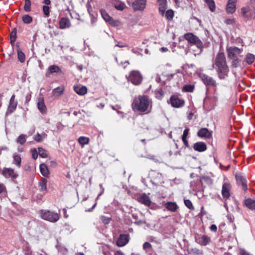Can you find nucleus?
<instances>
[{
    "mask_svg": "<svg viewBox=\"0 0 255 255\" xmlns=\"http://www.w3.org/2000/svg\"><path fill=\"white\" fill-rule=\"evenodd\" d=\"M215 66L217 69V72L219 78L221 79H224L228 75L229 69L226 63V57L223 52H219L213 63V67Z\"/></svg>",
    "mask_w": 255,
    "mask_h": 255,
    "instance_id": "f257e3e1",
    "label": "nucleus"
},
{
    "mask_svg": "<svg viewBox=\"0 0 255 255\" xmlns=\"http://www.w3.org/2000/svg\"><path fill=\"white\" fill-rule=\"evenodd\" d=\"M151 102L147 96H139L135 98L132 103L133 109L139 112L148 114L151 111Z\"/></svg>",
    "mask_w": 255,
    "mask_h": 255,
    "instance_id": "f03ea898",
    "label": "nucleus"
},
{
    "mask_svg": "<svg viewBox=\"0 0 255 255\" xmlns=\"http://www.w3.org/2000/svg\"><path fill=\"white\" fill-rule=\"evenodd\" d=\"M40 216L43 219L51 222H56L59 219V216L57 213L47 210H41Z\"/></svg>",
    "mask_w": 255,
    "mask_h": 255,
    "instance_id": "7ed1b4c3",
    "label": "nucleus"
},
{
    "mask_svg": "<svg viewBox=\"0 0 255 255\" xmlns=\"http://www.w3.org/2000/svg\"><path fill=\"white\" fill-rule=\"evenodd\" d=\"M185 39L192 44L195 45L198 48L202 49L203 44L201 40L192 33H188L184 35Z\"/></svg>",
    "mask_w": 255,
    "mask_h": 255,
    "instance_id": "20e7f679",
    "label": "nucleus"
},
{
    "mask_svg": "<svg viewBox=\"0 0 255 255\" xmlns=\"http://www.w3.org/2000/svg\"><path fill=\"white\" fill-rule=\"evenodd\" d=\"M142 77L138 71L133 70L130 72L128 81H130L133 84L138 85L142 81Z\"/></svg>",
    "mask_w": 255,
    "mask_h": 255,
    "instance_id": "39448f33",
    "label": "nucleus"
},
{
    "mask_svg": "<svg viewBox=\"0 0 255 255\" xmlns=\"http://www.w3.org/2000/svg\"><path fill=\"white\" fill-rule=\"evenodd\" d=\"M242 48L236 46H231L227 48L228 56L230 59L237 58L243 52Z\"/></svg>",
    "mask_w": 255,
    "mask_h": 255,
    "instance_id": "423d86ee",
    "label": "nucleus"
},
{
    "mask_svg": "<svg viewBox=\"0 0 255 255\" xmlns=\"http://www.w3.org/2000/svg\"><path fill=\"white\" fill-rule=\"evenodd\" d=\"M146 0H135L131 6L134 11H141L145 8Z\"/></svg>",
    "mask_w": 255,
    "mask_h": 255,
    "instance_id": "0eeeda50",
    "label": "nucleus"
},
{
    "mask_svg": "<svg viewBox=\"0 0 255 255\" xmlns=\"http://www.w3.org/2000/svg\"><path fill=\"white\" fill-rule=\"evenodd\" d=\"M2 174L5 178L15 179L18 176V173L11 168H4L2 171Z\"/></svg>",
    "mask_w": 255,
    "mask_h": 255,
    "instance_id": "6e6552de",
    "label": "nucleus"
},
{
    "mask_svg": "<svg viewBox=\"0 0 255 255\" xmlns=\"http://www.w3.org/2000/svg\"><path fill=\"white\" fill-rule=\"evenodd\" d=\"M200 78L206 85L216 86V81L212 77L207 75L200 74Z\"/></svg>",
    "mask_w": 255,
    "mask_h": 255,
    "instance_id": "1a4fd4ad",
    "label": "nucleus"
},
{
    "mask_svg": "<svg viewBox=\"0 0 255 255\" xmlns=\"http://www.w3.org/2000/svg\"><path fill=\"white\" fill-rule=\"evenodd\" d=\"M170 103L173 107L177 108L182 107L184 104V101L176 96H172L170 98Z\"/></svg>",
    "mask_w": 255,
    "mask_h": 255,
    "instance_id": "9d476101",
    "label": "nucleus"
},
{
    "mask_svg": "<svg viewBox=\"0 0 255 255\" xmlns=\"http://www.w3.org/2000/svg\"><path fill=\"white\" fill-rule=\"evenodd\" d=\"M197 135L200 137L210 138L212 135V131L209 130L207 128H201L198 131Z\"/></svg>",
    "mask_w": 255,
    "mask_h": 255,
    "instance_id": "9b49d317",
    "label": "nucleus"
},
{
    "mask_svg": "<svg viewBox=\"0 0 255 255\" xmlns=\"http://www.w3.org/2000/svg\"><path fill=\"white\" fill-rule=\"evenodd\" d=\"M231 185L228 183H224L222 186V194L224 198H228L230 196Z\"/></svg>",
    "mask_w": 255,
    "mask_h": 255,
    "instance_id": "f8f14e48",
    "label": "nucleus"
},
{
    "mask_svg": "<svg viewBox=\"0 0 255 255\" xmlns=\"http://www.w3.org/2000/svg\"><path fill=\"white\" fill-rule=\"evenodd\" d=\"M38 100L37 107L38 110L42 114L46 113L47 108L44 103V98L42 96H40Z\"/></svg>",
    "mask_w": 255,
    "mask_h": 255,
    "instance_id": "ddd939ff",
    "label": "nucleus"
},
{
    "mask_svg": "<svg viewBox=\"0 0 255 255\" xmlns=\"http://www.w3.org/2000/svg\"><path fill=\"white\" fill-rule=\"evenodd\" d=\"M101 13L102 17L106 22L113 26L116 25V21L115 20L109 15L105 10L102 9L101 10Z\"/></svg>",
    "mask_w": 255,
    "mask_h": 255,
    "instance_id": "4468645a",
    "label": "nucleus"
},
{
    "mask_svg": "<svg viewBox=\"0 0 255 255\" xmlns=\"http://www.w3.org/2000/svg\"><path fill=\"white\" fill-rule=\"evenodd\" d=\"M236 178L238 184L242 186L243 190L246 191L248 187L246 180L244 176H242L241 174H237L236 175Z\"/></svg>",
    "mask_w": 255,
    "mask_h": 255,
    "instance_id": "2eb2a0df",
    "label": "nucleus"
},
{
    "mask_svg": "<svg viewBox=\"0 0 255 255\" xmlns=\"http://www.w3.org/2000/svg\"><path fill=\"white\" fill-rule=\"evenodd\" d=\"M15 96L14 94L12 95L10 99L9 104L8 107L7 112L9 113H12L16 109L17 102L15 100Z\"/></svg>",
    "mask_w": 255,
    "mask_h": 255,
    "instance_id": "dca6fc26",
    "label": "nucleus"
},
{
    "mask_svg": "<svg viewBox=\"0 0 255 255\" xmlns=\"http://www.w3.org/2000/svg\"><path fill=\"white\" fill-rule=\"evenodd\" d=\"M138 201L146 206H149L151 200L149 197L145 194H142L138 197Z\"/></svg>",
    "mask_w": 255,
    "mask_h": 255,
    "instance_id": "f3484780",
    "label": "nucleus"
},
{
    "mask_svg": "<svg viewBox=\"0 0 255 255\" xmlns=\"http://www.w3.org/2000/svg\"><path fill=\"white\" fill-rule=\"evenodd\" d=\"M194 149L199 152H203L207 149V146L203 142H197L194 144Z\"/></svg>",
    "mask_w": 255,
    "mask_h": 255,
    "instance_id": "a211bd4d",
    "label": "nucleus"
},
{
    "mask_svg": "<svg viewBox=\"0 0 255 255\" xmlns=\"http://www.w3.org/2000/svg\"><path fill=\"white\" fill-rule=\"evenodd\" d=\"M74 90L75 92L79 95H84L87 92V87L84 86H74Z\"/></svg>",
    "mask_w": 255,
    "mask_h": 255,
    "instance_id": "6ab92c4d",
    "label": "nucleus"
},
{
    "mask_svg": "<svg viewBox=\"0 0 255 255\" xmlns=\"http://www.w3.org/2000/svg\"><path fill=\"white\" fill-rule=\"evenodd\" d=\"M61 72H62L61 69L58 66L55 65H53L50 66L48 67V70H47V72L46 73V76H48V75L49 74H52L54 73H61Z\"/></svg>",
    "mask_w": 255,
    "mask_h": 255,
    "instance_id": "aec40b11",
    "label": "nucleus"
},
{
    "mask_svg": "<svg viewBox=\"0 0 255 255\" xmlns=\"http://www.w3.org/2000/svg\"><path fill=\"white\" fill-rule=\"evenodd\" d=\"M70 26V20L65 17L61 18L59 21V28L60 29H65L69 28Z\"/></svg>",
    "mask_w": 255,
    "mask_h": 255,
    "instance_id": "412c9836",
    "label": "nucleus"
},
{
    "mask_svg": "<svg viewBox=\"0 0 255 255\" xmlns=\"http://www.w3.org/2000/svg\"><path fill=\"white\" fill-rule=\"evenodd\" d=\"M159 4V11L161 14L163 15L166 9L167 0H157Z\"/></svg>",
    "mask_w": 255,
    "mask_h": 255,
    "instance_id": "4be33fe9",
    "label": "nucleus"
},
{
    "mask_svg": "<svg viewBox=\"0 0 255 255\" xmlns=\"http://www.w3.org/2000/svg\"><path fill=\"white\" fill-rule=\"evenodd\" d=\"M245 205L251 210H255V200L248 198L244 201Z\"/></svg>",
    "mask_w": 255,
    "mask_h": 255,
    "instance_id": "5701e85b",
    "label": "nucleus"
},
{
    "mask_svg": "<svg viewBox=\"0 0 255 255\" xmlns=\"http://www.w3.org/2000/svg\"><path fill=\"white\" fill-rule=\"evenodd\" d=\"M64 91V88L62 86L57 87L52 91V95L55 97H58L62 95Z\"/></svg>",
    "mask_w": 255,
    "mask_h": 255,
    "instance_id": "b1692460",
    "label": "nucleus"
},
{
    "mask_svg": "<svg viewBox=\"0 0 255 255\" xmlns=\"http://www.w3.org/2000/svg\"><path fill=\"white\" fill-rule=\"evenodd\" d=\"M39 168L42 175L44 177H48L49 175V171L47 166L44 163H42L40 165Z\"/></svg>",
    "mask_w": 255,
    "mask_h": 255,
    "instance_id": "393cba45",
    "label": "nucleus"
},
{
    "mask_svg": "<svg viewBox=\"0 0 255 255\" xmlns=\"http://www.w3.org/2000/svg\"><path fill=\"white\" fill-rule=\"evenodd\" d=\"M128 242V238L125 235H121L118 239L117 244L119 247H123Z\"/></svg>",
    "mask_w": 255,
    "mask_h": 255,
    "instance_id": "a878e982",
    "label": "nucleus"
},
{
    "mask_svg": "<svg viewBox=\"0 0 255 255\" xmlns=\"http://www.w3.org/2000/svg\"><path fill=\"white\" fill-rule=\"evenodd\" d=\"M197 241L201 245L206 246L210 242V239L208 236L203 235L199 238Z\"/></svg>",
    "mask_w": 255,
    "mask_h": 255,
    "instance_id": "bb28decb",
    "label": "nucleus"
},
{
    "mask_svg": "<svg viewBox=\"0 0 255 255\" xmlns=\"http://www.w3.org/2000/svg\"><path fill=\"white\" fill-rule=\"evenodd\" d=\"M47 182L46 179L43 178L40 180L39 183V190L41 192L46 191L47 190Z\"/></svg>",
    "mask_w": 255,
    "mask_h": 255,
    "instance_id": "cd10ccee",
    "label": "nucleus"
},
{
    "mask_svg": "<svg viewBox=\"0 0 255 255\" xmlns=\"http://www.w3.org/2000/svg\"><path fill=\"white\" fill-rule=\"evenodd\" d=\"M165 206L168 210L172 212H175L177 209V205L174 202H168Z\"/></svg>",
    "mask_w": 255,
    "mask_h": 255,
    "instance_id": "c85d7f7f",
    "label": "nucleus"
},
{
    "mask_svg": "<svg viewBox=\"0 0 255 255\" xmlns=\"http://www.w3.org/2000/svg\"><path fill=\"white\" fill-rule=\"evenodd\" d=\"M255 60V56L251 53H248L246 57L245 58V60L244 62H246L249 65L252 64Z\"/></svg>",
    "mask_w": 255,
    "mask_h": 255,
    "instance_id": "c756f323",
    "label": "nucleus"
},
{
    "mask_svg": "<svg viewBox=\"0 0 255 255\" xmlns=\"http://www.w3.org/2000/svg\"><path fill=\"white\" fill-rule=\"evenodd\" d=\"M13 164H15L17 167L19 168L21 166V158L19 155L14 153L13 155Z\"/></svg>",
    "mask_w": 255,
    "mask_h": 255,
    "instance_id": "7c9ffc66",
    "label": "nucleus"
},
{
    "mask_svg": "<svg viewBox=\"0 0 255 255\" xmlns=\"http://www.w3.org/2000/svg\"><path fill=\"white\" fill-rule=\"evenodd\" d=\"M90 139L89 137L81 136L78 138L79 144L83 147L84 145L89 143Z\"/></svg>",
    "mask_w": 255,
    "mask_h": 255,
    "instance_id": "2f4dec72",
    "label": "nucleus"
},
{
    "mask_svg": "<svg viewBox=\"0 0 255 255\" xmlns=\"http://www.w3.org/2000/svg\"><path fill=\"white\" fill-rule=\"evenodd\" d=\"M226 11L228 13H233L236 11V4L232 3H228L226 7Z\"/></svg>",
    "mask_w": 255,
    "mask_h": 255,
    "instance_id": "473e14b6",
    "label": "nucleus"
},
{
    "mask_svg": "<svg viewBox=\"0 0 255 255\" xmlns=\"http://www.w3.org/2000/svg\"><path fill=\"white\" fill-rule=\"evenodd\" d=\"M47 136V134L44 133L42 132L41 134L37 133L34 137V140L38 142H41L43 141L44 139L46 138Z\"/></svg>",
    "mask_w": 255,
    "mask_h": 255,
    "instance_id": "72a5a7b5",
    "label": "nucleus"
},
{
    "mask_svg": "<svg viewBox=\"0 0 255 255\" xmlns=\"http://www.w3.org/2000/svg\"><path fill=\"white\" fill-rule=\"evenodd\" d=\"M17 57L20 62L23 63L25 61V54L22 52L20 49L17 50Z\"/></svg>",
    "mask_w": 255,
    "mask_h": 255,
    "instance_id": "f704fd0d",
    "label": "nucleus"
},
{
    "mask_svg": "<svg viewBox=\"0 0 255 255\" xmlns=\"http://www.w3.org/2000/svg\"><path fill=\"white\" fill-rule=\"evenodd\" d=\"M154 94L155 97L158 99H161L164 94L163 91L160 88L156 89L154 92Z\"/></svg>",
    "mask_w": 255,
    "mask_h": 255,
    "instance_id": "c9c22d12",
    "label": "nucleus"
},
{
    "mask_svg": "<svg viewBox=\"0 0 255 255\" xmlns=\"http://www.w3.org/2000/svg\"><path fill=\"white\" fill-rule=\"evenodd\" d=\"M206 2L208 4L210 9L212 11H214L215 9V4L213 0H205Z\"/></svg>",
    "mask_w": 255,
    "mask_h": 255,
    "instance_id": "e433bc0d",
    "label": "nucleus"
},
{
    "mask_svg": "<svg viewBox=\"0 0 255 255\" xmlns=\"http://www.w3.org/2000/svg\"><path fill=\"white\" fill-rule=\"evenodd\" d=\"M22 21L26 24H29L32 21V18L28 14L24 15L22 17Z\"/></svg>",
    "mask_w": 255,
    "mask_h": 255,
    "instance_id": "4c0bfd02",
    "label": "nucleus"
},
{
    "mask_svg": "<svg viewBox=\"0 0 255 255\" xmlns=\"http://www.w3.org/2000/svg\"><path fill=\"white\" fill-rule=\"evenodd\" d=\"M16 30L15 29H14L11 31V32L10 33V42L12 44H14V43L15 42V41L16 40Z\"/></svg>",
    "mask_w": 255,
    "mask_h": 255,
    "instance_id": "58836bf2",
    "label": "nucleus"
},
{
    "mask_svg": "<svg viewBox=\"0 0 255 255\" xmlns=\"http://www.w3.org/2000/svg\"><path fill=\"white\" fill-rule=\"evenodd\" d=\"M25 135L23 134H20L17 138L16 141L18 143L23 144L26 142Z\"/></svg>",
    "mask_w": 255,
    "mask_h": 255,
    "instance_id": "ea45409f",
    "label": "nucleus"
},
{
    "mask_svg": "<svg viewBox=\"0 0 255 255\" xmlns=\"http://www.w3.org/2000/svg\"><path fill=\"white\" fill-rule=\"evenodd\" d=\"M38 154L42 158H46L47 156L46 151L42 147L38 148Z\"/></svg>",
    "mask_w": 255,
    "mask_h": 255,
    "instance_id": "a19ab883",
    "label": "nucleus"
},
{
    "mask_svg": "<svg viewBox=\"0 0 255 255\" xmlns=\"http://www.w3.org/2000/svg\"><path fill=\"white\" fill-rule=\"evenodd\" d=\"M184 202L185 205L190 210H194V206L191 202V201L190 200L188 199H184Z\"/></svg>",
    "mask_w": 255,
    "mask_h": 255,
    "instance_id": "79ce46f5",
    "label": "nucleus"
},
{
    "mask_svg": "<svg viewBox=\"0 0 255 255\" xmlns=\"http://www.w3.org/2000/svg\"><path fill=\"white\" fill-rule=\"evenodd\" d=\"M194 87L191 85H185L183 88V91L187 92H192L193 91Z\"/></svg>",
    "mask_w": 255,
    "mask_h": 255,
    "instance_id": "37998d69",
    "label": "nucleus"
},
{
    "mask_svg": "<svg viewBox=\"0 0 255 255\" xmlns=\"http://www.w3.org/2000/svg\"><path fill=\"white\" fill-rule=\"evenodd\" d=\"M42 10L45 16L49 17L50 15V7L47 5H43L42 7Z\"/></svg>",
    "mask_w": 255,
    "mask_h": 255,
    "instance_id": "c03bdc74",
    "label": "nucleus"
},
{
    "mask_svg": "<svg viewBox=\"0 0 255 255\" xmlns=\"http://www.w3.org/2000/svg\"><path fill=\"white\" fill-rule=\"evenodd\" d=\"M115 7L118 10H123L125 9L126 5L123 2H119L115 4Z\"/></svg>",
    "mask_w": 255,
    "mask_h": 255,
    "instance_id": "a18cd8bd",
    "label": "nucleus"
},
{
    "mask_svg": "<svg viewBox=\"0 0 255 255\" xmlns=\"http://www.w3.org/2000/svg\"><path fill=\"white\" fill-rule=\"evenodd\" d=\"M31 1L30 0H25L24 6V10L26 11H30Z\"/></svg>",
    "mask_w": 255,
    "mask_h": 255,
    "instance_id": "49530a36",
    "label": "nucleus"
},
{
    "mask_svg": "<svg viewBox=\"0 0 255 255\" xmlns=\"http://www.w3.org/2000/svg\"><path fill=\"white\" fill-rule=\"evenodd\" d=\"M174 13L173 11L172 10H167L165 13V16L167 19L170 20L173 18Z\"/></svg>",
    "mask_w": 255,
    "mask_h": 255,
    "instance_id": "de8ad7c7",
    "label": "nucleus"
},
{
    "mask_svg": "<svg viewBox=\"0 0 255 255\" xmlns=\"http://www.w3.org/2000/svg\"><path fill=\"white\" fill-rule=\"evenodd\" d=\"M101 220L102 221V222L105 225L109 224L110 221H111V218L107 217L106 216H102L101 217Z\"/></svg>",
    "mask_w": 255,
    "mask_h": 255,
    "instance_id": "09e8293b",
    "label": "nucleus"
},
{
    "mask_svg": "<svg viewBox=\"0 0 255 255\" xmlns=\"http://www.w3.org/2000/svg\"><path fill=\"white\" fill-rule=\"evenodd\" d=\"M31 152L32 153V158L35 160L38 157V153L37 150L35 149H32L31 150Z\"/></svg>",
    "mask_w": 255,
    "mask_h": 255,
    "instance_id": "8fccbe9b",
    "label": "nucleus"
},
{
    "mask_svg": "<svg viewBox=\"0 0 255 255\" xmlns=\"http://www.w3.org/2000/svg\"><path fill=\"white\" fill-rule=\"evenodd\" d=\"M240 60L238 58H236L232 61V66L233 67H237L239 65V63L240 62Z\"/></svg>",
    "mask_w": 255,
    "mask_h": 255,
    "instance_id": "3c124183",
    "label": "nucleus"
},
{
    "mask_svg": "<svg viewBox=\"0 0 255 255\" xmlns=\"http://www.w3.org/2000/svg\"><path fill=\"white\" fill-rule=\"evenodd\" d=\"M152 247L151 244L148 242H145L143 245V249L145 250L149 249H151Z\"/></svg>",
    "mask_w": 255,
    "mask_h": 255,
    "instance_id": "603ef678",
    "label": "nucleus"
},
{
    "mask_svg": "<svg viewBox=\"0 0 255 255\" xmlns=\"http://www.w3.org/2000/svg\"><path fill=\"white\" fill-rule=\"evenodd\" d=\"M189 129L188 128H186L184 130L182 138H187V136L189 133Z\"/></svg>",
    "mask_w": 255,
    "mask_h": 255,
    "instance_id": "864d4df0",
    "label": "nucleus"
},
{
    "mask_svg": "<svg viewBox=\"0 0 255 255\" xmlns=\"http://www.w3.org/2000/svg\"><path fill=\"white\" fill-rule=\"evenodd\" d=\"M31 93L30 92L27 93L25 96V103H28L31 100Z\"/></svg>",
    "mask_w": 255,
    "mask_h": 255,
    "instance_id": "5fc2aeb1",
    "label": "nucleus"
},
{
    "mask_svg": "<svg viewBox=\"0 0 255 255\" xmlns=\"http://www.w3.org/2000/svg\"><path fill=\"white\" fill-rule=\"evenodd\" d=\"M90 16H91L92 25H94V23L97 21V19L93 14H90Z\"/></svg>",
    "mask_w": 255,
    "mask_h": 255,
    "instance_id": "6e6d98bb",
    "label": "nucleus"
},
{
    "mask_svg": "<svg viewBox=\"0 0 255 255\" xmlns=\"http://www.w3.org/2000/svg\"><path fill=\"white\" fill-rule=\"evenodd\" d=\"M100 187L101 189V191L100 192V193L99 194L97 198V199H98L99 198V197L101 196L104 192V188L102 185V184H100Z\"/></svg>",
    "mask_w": 255,
    "mask_h": 255,
    "instance_id": "4d7b16f0",
    "label": "nucleus"
},
{
    "mask_svg": "<svg viewBox=\"0 0 255 255\" xmlns=\"http://www.w3.org/2000/svg\"><path fill=\"white\" fill-rule=\"evenodd\" d=\"M211 231L216 232L217 230V227L215 225H212L210 227Z\"/></svg>",
    "mask_w": 255,
    "mask_h": 255,
    "instance_id": "13d9d810",
    "label": "nucleus"
},
{
    "mask_svg": "<svg viewBox=\"0 0 255 255\" xmlns=\"http://www.w3.org/2000/svg\"><path fill=\"white\" fill-rule=\"evenodd\" d=\"M242 13L245 15L248 12V8L245 7L242 8L241 9Z\"/></svg>",
    "mask_w": 255,
    "mask_h": 255,
    "instance_id": "bf43d9fd",
    "label": "nucleus"
},
{
    "mask_svg": "<svg viewBox=\"0 0 255 255\" xmlns=\"http://www.w3.org/2000/svg\"><path fill=\"white\" fill-rule=\"evenodd\" d=\"M119 64L123 66L124 68H126L127 65L129 64V62L128 61H126L124 62H121Z\"/></svg>",
    "mask_w": 255,
    "mask_h": 255,
    "instance_id": "052dcab7",
    "label": "nucleus"
},
{
    "mask_svg": "<svg viewBox=\"0 0 255 255\" xmlns=\"http://www.w3.org/2000/svg\"><path fill=\"white\" fill-rule=\"evenodd\" d=\"M182 139L185 146L188 147L189 145L188 144V142L187 140V138H182Z\"/></svg>",
    "mask_w": 255,
    "mask_h": 255,
    "instance_id": "680f3d73",
    "label": "nucleus"
},
{
    "mask_svg": "<svg viewBox=\"0 0 255 255\" xmlns=\"http://www.w3.org/2000/svg\"><path fill=\"white\" fill-rule=\"evenodd\" d=\"M5 190V187L3 184H0V193Z\"/></svg>",
    "mask_w": 255,
    "mask_h": 255,
    "instance_id": "e2e57ef3",
    "label": "nucleus"
},
{
    "mask_svg": "<svg viewBox=\"0 0 255 255\" xmlns=\"http://www.w3.org/2000/svg\"><path fill=\"white\" fill-rule=\"evenodd\" d=\"M43 3H44V4H45L46 5H47L48 6V5L50 4L51 1H50V0H43Z\"/></svg>",
    "mask_w": 255,
    "mask_h": 255,
    "instance_id": "0e129e2a",
    "label": "nucleus"
},
{
    "mask_svg": "<svg viewBox=\"0 0 255 255\" xmlns=\"http://www.w3.org/2000/svg\"><path fill=\"white\" fill-rule=\"evenodd\" d=\"M168 49L167 48H166V47H161V48H160V51L162 52H166L167 51H168Z\"/></svg>",
    "mask_w": 255,
    "mask_h": 255,
    "instance_id": "69168bd1",
    "label": "nucleus"
},
{
    "mask_svg": "<svg viewBox=\"0 0 255 255\" xmlns=\"http://www.w3.org/2000/svg\"><path fill=\"white\" fill-rule=\"evenodd\" d=\"M237 0H229L228 3H232V4H236Z\"/></svg>",
    "mask_w": 255,
    "mask_h": 255,
    "instance_id": "338daca9",
    "label": "nucleus"
},
{
    "mask_svg": "<svg viewBox=\"0 0 255 255\" xmlns=\"http://www.w3.org/2000/svg\"><path fill=\"white\" fill-rule=\"evenodd\" d=\"M115 255H124V254L121 251H118L115 254Z\"/></svg>",
    "mask_w": 255,
    "mask_h": 255,
    "instance_id": "774afa93",
    "label": "nucleus"
}]
</instances>
